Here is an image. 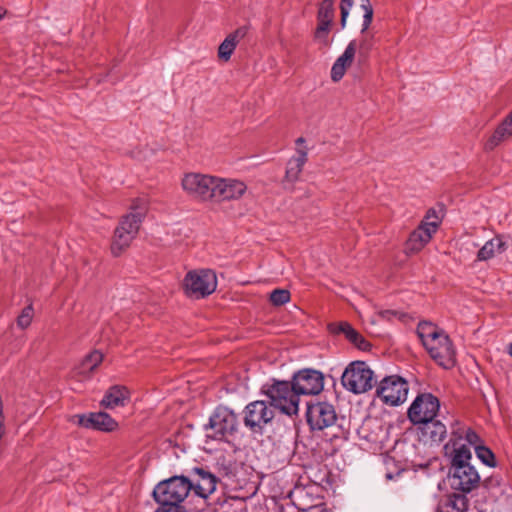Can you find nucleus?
I'll return each instance as SVG.
<instances>
[{
  "label": "nucleus",
  "instance_id": "obj_1",
  "mask_svg": "<svg viewBox=\"0 0 512 512\" xmlns=\"http://www.w3.org/2000/svg\"><path fill=\"white\" fill-rule=\"evenodd\" d=\"M446 455L451 457L452 487L463 493H469L480 484V475L470 464L471 449L462 443V439L449 440L445 445Z\"/></svg>",
  "mask_w": 512,
  "mask_h": 512
},
{
  "label": "nucleus",
  "instance_id": "obj_2",
  "mask_svg": "<svg viewBox=\"0 0 512 512\" xmlns=\"http://www.w3.org/2000/svg\"><path fill=\"white\" fill-rule=\"evenodd\" d=\"M417 334L430 357L440 366L449 369L455 365L456 353L449 336L430 322H421Z\"/></svg>",
  "mask_w": 512,
  "mask_h": 512
},
{
  "label": "nucleus",
  "instance_id": "obj_3",
  "mask_svg": "<svg viewBox=\"0 0 512 512\" xmlns=\"http://www.w3.org/2000/svg\"><path fill=\"white\" fill-rule=\"evenodd\" d=\"M264 393L269 398L271 406L287 415H295L299 410V394L291 383L275 381L264 386Z\"/></svg>",
  "mask_w": 512,
  "mask_h": 512
},
{
  "label": "nucleus",
  "instance_id": "obj_4",
  "mask_svg": "<svg viewBox=\"0 0 512 512\" xmlns=\"http://www.w3.org/2000/svg\"><path fill=\"white\" fill-rule=\"evenodd\" d=\"M341 383L346 390L354 394H362L372 389L374 372L366 362L354 361L345 368Z\"/></svg>",
  "mask_w": 512,
  "mask_h": 512
},
{
  "label": "nucleus",
  "instance_id": "obj_5",
  "mask_svg": "<svg viewBox=\"0 0 512 512\" xmlns=\"http://www.w3.org/2000/svg\"><path fill=\"white\" fill-rule=\"evenodd\" d=\"M192 482L184 476H174L156 485L154 499L159 504H181L192 490Z\"/></svg>",
  "mask_w": 512,
  "mask_h": 512
},
{
  "label": "nucleus",
  "instance_id": "obj_6",
  "mask_svg": "<svg viewBox=\"0 0 512 512\" xmlns=\"http://www.w3.org/2000/svg\"><path fill=\"white\" fill-rule=\"evenodd\" d=\"M215 179L216 176L211 174L187 172L181 178V188L194 200L213 201Z\"/></svg>",
  "mask_w": 512,
  "mask_h": 512
},
{
  "label": "nucleus",
  "instance_id": "obj_7",
  "mask_svg": "<svg viewBox=\"0 0 512 512\" xmlns=\"http://www.w3.org/2000/svg\"><path fill=\"white\" fill-rule=\"evenodd\" d=\"M185 293L190 297L203 298L217 288V276L211 269L189 271L183 280Z\"/></svg>",
  "mask_w": 512,
  "mask_h": 512
},
{
  "label": "nucleus",
  "instance_id": "obj_8",
  "mask_svg": "<svg viewBox=\"0 0 512 512\" xmlns=\"http://www.w3.org/2000/svg\"><path fill=\"white\" fill-rule=\"evenodd\" d=\"M237 415L229 408L219 406L210 416L207 425L208 437L216 440H228L238 429Z\"/></svg>",
  "mask_w": 512,
  "mask_h": 512
},
{
  "label": "nucleus",
  "instance_id": "obj_9",
  "mask_svg": "<svg viewBox=\"0 0 512 512\" xmlns=\"http://www.w3.org/2000/svg\"><path fill=\"white\" fill-rule=\"evenodd\" d=\"M408 382L397 375L383 378L376 387L377 397L388 406H399L407 399Z\"/></svg>",
  "mask_w": 512,
  "mask_h": 512
},
{
  "label": "nucleus",
  "instance_id": "obj_10",
  "mask_svg": "<svg viewBox=\"0 0 512 512\" xmlns=\"http://www.w3.org/2000/svg\"><path fill=\"white\" fill-rule=\"evenodd\" d=\"M440 409L439 399L431 393L419 394L408 409V418L414 425L429 424Z\"/></svg>",
  "mask_w": 512,
  "mask_h": 512
},
{
  "label": "nucleus",
  "instance_id": "obj_11",
  "mask_svg": "<svg viewBox=\"0 0 512 512\" xmlns=\"http://www.w3.org/2000/svg\"><path fill=\"white\" fill-rule=\"evenodd\" d=\"M243 413L244 425L254 433H261L263 427L274 418L273 409L262 400L249 403Z\"/></svg>",
  "mask_w": 512,
  "mask_h": 512
},
{
  "label": "nucleus",
  "instance_id": "obj_12",
  "mask_svg": "<svg viewBox=\"0 0 512 512\" xmlns=\"http://www.w3.org/2000/svg\"><path fill=\"white\" fill-rule=\"evenodd\" d=\"M291 385L300 395L319 394L324 387V376L314 369H303L294 374Z\"/></svg>",
  "mask_w": 512,
  "mask_h": 512
},
{
  "label": "nucleus",
  "instance_id": "obj_13",
  "mask_svg": "<svg viewBox=\"0 0 512 512\" xmlns=\"http://www.w3.org/2000/svg\"><path fill=\"white\" fill-rule=\"evenodd\" d=\"M306 417L312 430H323L331 427L337 420V414L334 406L327 402L309 404L307 407Z\"/></svg>",
  "mask_w": 512,
  "mask_h": 512
},
{
  "label": "nucleus",
  "instance_id": "obj_14",
  "mask_svg": "<svg viewBox=\"0 0 512 512\" xmlns=\"http://www.w3.org/2000/svg\"><path fill=\"white\" fill-rule=\"evenodd\" d=\"M246 192L247 185L244 181L216 176L213 201H236L241 199Z\"/></svg>",
  "mask_w": 512,
  "mask_h": 512
},
{
  "label": "nucleus",
  "instance_id": "obj_15",
  "mask_svg": "<svg viewBox=\"0 0 512 512\" xmlns=\"http://www.w3.org/2000/svg\"><path fill=\"white\" fill-rule=\"evenodd\" d=\"M437 229V220L423 221L407 240L406 252L414 254L421 251L430 242Z\"/></svg>",
  "mask_w": 512,
  "mask_h": 512
},
{
  "label": "nucleus",
  "instance_id": "obj_16",
  "mask_svg": "<svg viewBox=\"0 0 512 512\" xmlns=\"http://www.w3.org/2000/svg\"><path fill=\"white\" fill-rule=\"evenodd\" d=\"M73 422L84 428L103 432H112L118 427L117 422L105 412L75 415Z\"/></svg>",
  "mask_w": 512,
  "mask_h": 512
},
{
  "label": "nucleus",
  "instance_id": "obj_17",
  "mask_svg": "<svg viewBox=\"0 0 512 512\" xmlns=\"http://www.w3.org/2000/svg\"><path fill=\"white\" fill-rule=\"evenodd\" d=\"M103 359L104 355L99 350L90 352L74 368L73 377L80 382L91 379L96 369L103 362Z\"/></svg>",
  "mask_w": 512,
  "mask_h": 512
},
{
  "label": "nucleus",
  "instance_id": "obj_18",
  "mask_svg": "<svg viewBox=\"0 0 512 512\" xmlns=\"http://www.w3.org/2000/svg\"><path fill=\"white\" fill-rule=\"evenodd\" d=\"M357 50V41L352 40L347 47L345 48L342 55H340L336 61L334 62L331 68V79L334 82L340 81L347 68H349L354 60L355 54Z\"/></svg>",
  "mask_w": 512,
  "mask_h": 512
},
{
  "label": "nucleus",
  "instance_id": "obj_19",
  "mask_svg": "<svg viewBox=\"0 0 512 512\" xmlns=\"http://www.w3.org/2000/svg\"><path fill=\"white\" fill-rule=\"evenodd\" d=\"M512 137V111L509 115L495 128L492 134L484 143L486 151H493L501 143Z\"/></svg>",
  "mask_w": 512,
  "mask_h": 512
},
{
  "label": "nucleus",
  "instance_id": "obj_20",
  "mask_svg": "<svg viewBox=\"0 0 512 512\" xmlns=\"http://www.w3.org/2000/svg\"><path fill=\"white\" fill-rule=\"evenodd\" d=\"M195 475L197 479L192 483V490L197 496L207 498L216 490L217 478L200 468L195 469Z\"/></svg>",
  "mask_w": 512,
  "mask_h": 512
},
{
  "label": "nucleus",
  "instance_id": "obj_21",
  "mask_svg": "<svg viewBox=\"0 0 512 512\" xmlns=\"http://www.w3.org/2000/svg\"><path fill=\"white\" fill-rule=\"evenodd\" d=\"M329 328L335 334H343L350 343L362 351H366L370 347L364 337L348 322L330 324Z\"/></svg>",
  "mask_w": 512,
  "mask_h": 512
},
{
  "label": "nucleus",
  "instance_id": "obj_22",
  "mask_svg": "<svg viewBox=\"0 0 512 512\" xmlns=\"http://www.w3.org/2000/svg\"><path fill=\"white\" fill-rule=\"evenodd\" d=\"M507 243L502 235H496L492 239L486 241L484 245L477 251L476 261L486 262L498 254L505 252Z\"/></svg>",
  "mask_w": 512,
  "mask_h": 512
},
{
  "label": "nucleus",
  "instance_id": "obj_23",
  "mask_svg": "<svg viewBox=\"0 0 512 512\" xmlns=\"http://www.w3.org/2000/svg\"><path fill=\"white\" fill-rule=\"evenodd\" d=\"M129 399V390L124 386L115 385L106 391L101 400V405L107 409H114L116 407L125 406Z\"/></svg>",
  "mask_w": 512,
  "mask_h": 512
},
{
  "label": "nucleus",
  "instance_id": "obj_24",
  "mask_svg": "<svg viewBox=\"0 0 512 512\" xmlns=\"http://www.w3.org/2000/svg\"><path fill=\"white\" fill-rule=\"evenodd\" d=\"M296 152L297 156L292 157L287 163L284 178L285 183L293 184L294 182H296L299 179L303 166L307 161L306 148H297Z\"/></svg>",
  "mask_w": 512,
  "mask_h": 512
},
{
  "label": "nucleus",
  "instance_id": "obj_25",
  "mask_svg": "<svg viewBox=\"0 0 512 512\" xmlns=\"http://www.w3.org/2000/svg\"><path fill=\"white\" fill-rule=\"evenodd\" d=\"M246 35V29L244 27L238 28L234 32L230 33L220 44L218 48L219 59L227 62L230 60L237 44Z\"/></svg>",
  "mask_w": 512,
  "mask_h": 512
},
{
  "label": "nucleus",
  "instance_id": "obj_26",
  "mask_svg": "<svg viewBox=\"0 0 512 512\" xmlns=\"http://www.w3.org/2000/svg\"><path fill=\"white\" fill-rule=\"evenodd\" d=\"M468 499L465 495L452 493L438 504V512H466Z\"/></svg>",
  "mask_w": 512,
  "mask_h": 512
},
{
  "label": "nucleus",
  "instance_id": "obj_27",
  "mask_svg": "<svg viewBox=\"0 0 512 512\" xmlns=\"http://www.w3.org/2000/svg\"><path fill=\"white\" fill-rule=\"evenodd\" d=\"M123 226H117L114 230V234L111 241V253L114 256L121 255L133 242L135 237L131 236L130 232L122 231Z\"/></svg>",
  "mask_w": 512,
  "mask_h": 512
},
{
  "label": "nucleus",
  "instance_id": "obj_28",
  "mask_svg": "<svg viewBox=\"0 0 512 512\" xmlns=\"http://www.w3.org/2000/svg\"><path fill=\"white\" fill-rule=\"evenodd\" d=\"M335 0H322L317 13V22L322 25H332L334 19Z\"/></svg>",
  "mask_w": 512,
  "mask_h": 512
},
{
  "label": "nucleus",
  "instance_id": "obj_29",
  "mask_svg": "<svg viewBox=\"0 0 512 512\" xmlns=\"http://www.w3.org/2000/svg\"><path fill=\"white\" fill-rule=\"evenodd\" d=\"M331 25H322L317 23V27L314 32V41L320 45V47L327 48L330 46L331 41L329 39V33Z\"/></svg>",
  "mask_w": 512,
  "mask_h": 512
},
{
  "label": "nucleus",
  "instance_id": "obj_30",
  "mask_svg": "<svg viewBox=\"0 0 512 512\" xmlns=\"http://www.w3.org/2000/svg\"><path fill=\"white\" fill-rule=\"evenodd\" d=\"M130 209L131 211L127 215L142 222L148 209V202L145 198H136L132 201Z\"/></svg>",
  "mask_w": 512,
  "mask_h": 512
},
{
  "label": "nucleus",
  "instance_id": "obj_31",
  "mask_svg": "<svg viewBox=\"0 0 512 512\" xmlns=\"http://www.w3.org/2000/svg\"><path fill=\"white\" fill-rule=\"evenodd\" d=\"M360 8L364 12L361 27V34L363 35L364 33L367 32L372 23L374 11L370 0H360Z\"/></svg>",
  "mask_w": 512,
  "mask_h": 512
},
{
  "label": "nucleus",
  "instance_id": "obj_32",
  "mask_svg": "<svg viewBox=\"0 0 512 512\" xmlns=\"http://www.w3.org/2000/svg\"><path fill=\"white\" fill-rule=\"evenodd\" d=\"M141 223L142 222L139 219H135L131 215L126 214L121 218L118 225L124 227V229H122V231H124V232L131 231L132 232L131 236L136 238L138 235Z\"/></svg>",
  "mask_w": 512,
  "mask_h": 512
},
{
  "label": "nucleus",
  "instance_id": "obj_33",
  "mask_svg": "<svg viewBox=\"0 0 512 512\" xmlns=\"http://www.w3.org/2000/svg\"><path fill=\"white\" fill-rule=\"evenodd\" d=\"M427 425V431L426 433H428L430 435V438L437 442V441H441L444 439L445 435H446V426L444 424H442L440 421H432L430 422L429 424H426Z\"/></svg>",
  "mask_w": 512,
  "mask_h": 512
},
{
  "label": "nucleus",
  "instance_id": "obj_34",
  "mask_svg": "<svg viewBox=\"0 0 512 512\" xmlns=\"http://www.w3.org/2000/svg\"><path fill=\"white\" fill-rule=\"evenodd\" d=\"M462 439V443H464L466 446L470 448V446H477V443L479 441L478 435L471 429L461 430L457 432L452 433V437L450 440L455 438Z\"/></svg>",
  "mask_w": 512,
  "mask_h": 512
},
{
  "label": "nucleus",
  "instance_id": "obj_35",
  "mask_svg": "<svg viewBox=\"0 0 512 512\" xmlns=\"http://www.w3.org/2000/svg\"><path fill=\"white\" fill-rule=\"evenodd\" d=\"M475 452H476L477 457L485 465H487L489 467H494L496 465L495 456L490 449L483 447V446H476Z\"/></svg>",
  "mask_w": 512,
  "mask_h": 512
},
{
  "label": "nucleus",
  "instance_id": "obj_36",
  "mask_svg": "<svg viewBox=\"0 0 512 512\" xmlns=\"http://www.w3.org/2000/svg\"><path fill=\"white\" fill-rule=\"evenodd\" d=\"M289 300L290 292L286 289H275L270 294V301L276 306L286 304Z\"/></svg>",
  "mask_w": 512,
  "mask_h": 512
},
{
  "label": "nucleus",
  "instance_id": "obj_37",
  "mask_svg": "<svg viewBox=\"0 0 512 512\" xmlns=\"http://www.w3.org/2000/svg\"><path fill=\"white\" fill-rule=\"evenodd\" d=\"M33 315L34 310L32 306H26L17 318V325L22 329L27 328L32 322Z\"/></svg>",
  "mask_w": 512,
  "mask_h": 512
},
{
  "label": "nucleus",
  "instance_id": "obj_38",
  "mask_svg": "<svg viewBox=\"0 0 512 512\" xmlns=\"http://www.w3.org/2000/svg\"><path fill=\"white\" fill-rule=\"evenodd\" d=\"M354 4V0H341L340 10H341V26L345 28L347 18L349 16L350 10Z\"/></svg>",
  "mask_w": 512,
  "mask_h": 512
},
{
  "label": "nucleus",
  "instance_id": "obj_39",
  "mask_svg": "<svg viewBox=\"0 0 512 512\" xmlns=\"http://www.w3.org/2000/svg\"><path fill=\"white\" fill-rule=\"evenodd\" d=\"M156 512H187L180 504H160Z\"/></svg>",
  "mask_w": 512,
  "mask_h": 512
},
{
  "label": "nucleus",
  "instance_id": "obj_40",
  "mask_svg": "<svg viewBox=\"0 0 512 512\" xmlns=\"http://www.w3.org/2000/svg\"><path fill=\"white\" fill-rule=\"evenodd\" d=\"M357 48L366 52L369 51L372 48V36H364L360 40L359 44H357Z\"/></svg>",
  "mask_w": 512,
  "mask_h": 512
},
{
  "label": "nucleus",
  "instance_id": "obj_41",
  "mask_svg": "<svg viewBox=\"0 0 512 512\" xmlns=\"http://www.w3.org/2000/svg\"><path fill=\"white\" fill-rule=\"evenodd\" d=\"M461 246H466V250L469 252L473 251L476 247H478V243H476L473 239L468 237L464 241H462Z\"/></svg>",
  "mask_w": 512,
  "mask_h": 512
},
{
  "label": "nucleus",
  "instance_id": "obj_42",
  "mask_svg": "<svg viewBox=\"0 0 512 512\" xmlns=\"http://www.w3.org/2000/svg\"><path fill=\"white\" fill-rule=\"evenodd\" d=\"M434 220H437L438 226H439L440 223H441V220H440L439 216L437 215V213L434 210H429L427 215H426V220L425 221H434Z\"/></svg>",
  "mask_w": 512,
  "mask_h": 512
},
{
  "label": "nucleus",
  "instance_id": "obj_43",
  "mask_svg": "<svg viewBox=\"0 0 512 512\" xmlns=\"http://www.w3.org/2000/svg\"><path fill=\"white\" fill-rule=\"evenodd\" d=\"M4 433H5L4 421H0V440L4 436Z\"/></svg>",
  "mask_w": 512,
  "mask_h": 512
},
{
  "label": "nucleus",
  "instance_id": "obj_44",
  "mask_svg": "<svg viewBox=\"0 0 512 512\" xmlns=\"http://www.w3.org/2000/svg\"><path fill=\"white\" fill-rule=\"evenodd\" d=\"M305 143V139L302 138V137H299L297 140H296V145L298 146V148H302L301 146Z\"/></svg>",
  "mask_w": 512,
  "mask_h": 512
},
{
  "label": "nucleus",
  "instance_id": "obj_45",
  "mask_svg": "<svg viewBox=\"0 0 512 512\" xmlns=\"http://www.w3.org/2000/svg\"><path fill=\"white\" fill-rule=\"evenodd\" d=\"M493 481H494L493 479H491V480L487 481V482H486V486H487V487H491V485H492Z\"/></svg>",
  "mask_w": 512,
  "mask_h": 512
},
{
  "label": "nucleus",
  "instance_id": "obj_46",
  "mask_svg": "<svg viewBox=\"0 0 512 512\" xmlns=\"http://www.w3.org/2000/svg\"><path fill=\"white\" fill-rule=\"evenodd\" d=\"M509 354L512 356V343L509 346Z\"/></svg>",
  "mask_w": 512,
  "mask_h": 512
},
{
  "label": "nucleus",
  "instance_id": "obj_47",
  "mask_svg": "<svg viewBox=\"0 0 512 512\" xmlns=\"http://www.w3.org/2000/svg\"><path fill=\"white\" fill-rule=\"evenodd\" d=\"M3 18V11L0 9V20Z\"/></svg>",
  "mask_w": 512,
  "mask_h": 512
},
{
  "label": "nucleus",
  "instance_id": "obj_48",
  "mask_svg": "<svg viewBox=\"0 0 512 512\" xmlns=\"http://www.w3.org/2000/svg\"><path fill=\"white\" fill-rule=\"evenodd\" d=\"M386 477H387L388 479H391V478H392L391 474H387V475H386Z\"/></svg>",
  "mask_w": 512,
  "mask_h": 512
}]
</instances>
